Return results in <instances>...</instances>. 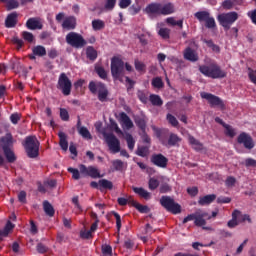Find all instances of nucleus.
I'll return each mask as SVG.
<instances>
[{
    "label": "nucleus",
    "mask_w": 256,
    "mask_h": 256,
    "mask_svg": "<svg viewBox=\"0 0 256 256\" xmlns=\"http://www.w3.org/2000/svg\"><path fill=\"white\" fill-rule=\"evenodd\" d=\"M68 173L72 174V179L79 181L81 177H91V179H101L103 175L95 166H86L85 164H80L79 169L70 167L68 168Z\"/></svg>",
    "instance_id": "1"
},
{
    "label": "nucleus",
    "mask_w": 256,
    "mask_h": 256,
    "mask_svg": "<svg viewBox=\"0 0 256 256\" xmlns=\"http://www.w3.org/2000/svg\"><path fill=\"white\" fill-rule=\"evenodd\" d=\"M198 69L204 77H209V79H225L227 77V72L222 70L217 62L200 65Z\"/></svg>",
    "instance_id": "2"
},
{
    "label": "nucleus",
    "mask_w": 256,
    "mask_h": 256,
    "mask_svg": "<svg viewBox=\"0 0 256 256\" xmlns=\"http://www.w3.org/2000/svg\"><path fill=\"white\" fill-rule=\"evenodd\" d=\"M145 12L148 15H173L175 13V4L171 2L166 4L150 3L146 6Z\"/></svg>",
    "instance_id": "3"
},
{
    "label": "nucleus",
    "mask_w": 256,
    "mask_h": 256,
    "mask_svg": "<svg viewBox=\"0 0 256 256\" xmlns=\"http://www.w3.org/2000/svg\"><path fill=\"white\" fill-rule=\"evenodd\" d=\"M88 89L92 95H98L100 103H107L109 101V89L103 82L90 81Z\"/></svg>",
    "instance_id": "4"
},
{
    "label": "nucleus",
    "mask_w": 256,
    "mask_h": 256,
    "mask_svg": "<svg viewBox=\"0 0 256 256\" xmlns=\"http://www.w3.org/2000/svg\"><path fill=\"white\" fill-rule=\"evenodd\" d=\"M22 145L29 159H37V157H39V147L41 143L37 140V136H27L22 142Z\"/></svg>",
    "instance_id": "5"
},
{
    "label": "nucleus",
    "mask_w": 256,
    "mask_h": 256,
    "mask_svg": "<svg viewBox=\"0 0 256 256\" xmlns=\"http://www.w3.org/2000/svg\"><path fill=\"white\" fill-rule=\"evenodd\" d=\"M110 70L114 81L123 83V77H125V62L121 58L114 56L111 59Z\"/></svg>",
    "instance_id": "6"
},
{
    "label": "nucleus",
    "mask_w": 256,
    "mask_h": 256,
    "mask_svg": "<svg viewBox=\"0 0 256 256\" xmlns=\"http://www.w3.org/2000/svg\"><path fill=\"white\" fill-rule=\"evenodd\" d=\"M157 137L164 147H179L182 139L175 133H169V131H158Z\"/></svg>",
    "instance_id": "7"
},
{
    "label": "nucleus",
    "mask_w": 256,
    "mask_h": 256,
    "mask_svg": "<svg viewBox=\"0 0 256 256\" xmlns=\"http://www.w3.org/2000/svg\"><path fill=\"white\" fill-rule=\"evenodd\" d=\"M239 19V14L237 12L222 13L217 16V21L224 28V31H229L231 25Z\"/></svg>",
    "instance_id": "8"
},
{
    "label": "nucleus",
    "mask_w": 256,
    "mask_h": 256,
    "mask_svg": "<svg viewBox=\"0 0 256 256\" xmlns=\"http://www.w3.org/2000/svg\"><path fill=\"white\" fill-rule=\"evenodd\" d=\"M57 89L61 91L62 95L69 97L71 89H73V82L65 72H62L58 77Z\"/></svg>",
    "instance_id": "9"
},
{
    "label": "nucleus",
    "mask_w": 256,
    "mask_h": 256,
    "mask_svg": "<svg viewBox=\"0 0 256 256\" xmlns=\"http://www.w3.org/2000/svg\"><path fill=\"white\" fill-rule=\"evenodd\" d=\"M160 205H162L166 211L172 213L173 215H179V213H181V205L176 203L175 200L170 196H162L160 198Z\"/></svg>",
    "instance_id": "10"
},
{
    "label": "nucleus",
    "mask_w": 256,
    "mask_h": 256,
    "mask_svg": "<svg viewBox=\"0 0 256 256\" xmlns=\"http://www.w3.org/2000/svg\"><path fill=\"white\" fill-rule=\"evenodd\" d=\"M66 43H68V45L71 47H74V49H83V47L87 45V41L83 39V36L77 33L67 34Z\"/></svg>",
    "instance_id": "11"
},
{
    "label": "nucleus",
    "mask_w": 256,
    "mask_h": 256,
    "mask_svg": "<svg viewBox=\"0 0 256 256\" xmlns=\"http://www.w3.org/2000/svg\"><path fill=\"white\" fill-rule=\"evenodd\" d=\"M200 97L202 99H206L208 101L210 107H220L222 110L225 109V103L219 96H215L214 94L201 92Z\"/></svg>",
    "instance_id": "12"
},
{
    "label": "nucleus",
    "mask_w": 256,
    "mask_h": 256,
    "mask_svg": "<svg viewBox=\"0 0 256 256\" xmlns=\"http://www.w3.org/2000/svg\"><path fill=\"white\" fill-rule=\"evenodd\" d=\"M106 143L111 153L115 154L121 151V141H119V138L115 134L106 135Z\"/></svg>",
    "instance_id": "13"
},
{
    "label": "nucleus",
    "mask_w": 256,
    "mask_h": 256,
    "mask_svg": "<svg viewBox=\"0 0 256 256\" xmlns=\"http://www.w3.org/2000/svg\"><path fill=\"white\" fill-rule=\"evenodd\" d=\"M237 143L239 145H243L245 149H253L255 147V142L253 141V137L246 132H241L237 137Z\"/></svg>",
    "instance_id": "14"
},
{
    "label": "nucleus",
    "mask_w": 256,
    "mask_h": 256,
    "mask_svg": "<svg viewBox=\"0 0 256 256\" xmlns=\"http://www.w3.org/2000/svg\"><path fill=\"white\" fill-rule=\"evenodd\" d=\"M150 161L156 167H160V169H166L167 164L169 163V159L161 153L153 154L150 158Z\"/></svg>",
    "instance_id": "15"
},
{
    "label": "nucleus",
    "mask_w": 256,
    "mask_h": 256,
    "mask_svg": "<svg viewBox=\"0 0 256 256\" xmlns=\"http://www.w3.org/2000/svg\"><path fill=\"white\" fill-rule=\"evenodd\" d=\"M0 149H2V151L13 149V135H11V133H7L0 138Z\"/></svg>",
    "instance_id": "16"
},
{
    "label": "nucleus",
    "mask_w": 256,
    "mask_h": 256,
    "mask_svg": "<svg viewBox=\"0 0 256 256\" xmlns=\"http://www.w3.org/2000/svg\"><path fill=\"white\" fill-rule=\"evenodd\" d=\"M207 217H209V213L201 210L196 211L194 225H196V227H205V225H207V220H205V218Z\"/></svg>",
    "instance_id": "17"
},
{
    "label": "nucleus",
    "mask_w": 256,
    "mask_h": 256,
    "mask_svg": "<svg viewBox=\"0 0 256 256\" xmlns=\"http://www.w3.org/2000/svg\"><path fill=\"white\" fill-rule=\"evenodd\" d=\"M26 27L30 29V31H37L43 29V22L39 18H30L26 22Z\"/></svg>",
    "instance_id": "18"
},
{
    "label": "nucleus",
    "mask_w": 256,
    "mask_h": 256,
    "mask_svg": "<svg viewBox=\"0 0 256 256\" xmlns=\"http://www.w3.org/2000/svg\"><path fill=\"white\" fill-rule=\"evenodd\" d=\"M62 27L66 29V31H72L77 27V18L75 16L65 17L62 22Z\"/></svg>",
    "instance_id": "19"
},
{
    "label": "nucleus",
    "mask_w": 256,
    "mask_h": 256,
    "mask_svg": "<svg viewBox=\"0 0 256 256\" xmlns=\"http://www.w3.org/2000/svg\"><path fill=\"white\" fill-rule=\"evenodd\" d=\"M184 59H186V61L195 63L196 61H199V56L197 53H195V50H193L191 47H188L184 50Z\"/></svg>",
    "instance_id": "20"
},
{
    "label": "nucleus",
    "mask_w": 256,
    "mask_h": 256,
    "mask_svg": "<svg viewBox=\"0 0 256 256\" xmlns=\"http://www.w3.org/2000/svg\"><path fill=\"white\" fill-rule=\"evenodd\" d=\"M17 25V12L10 13L5 20V27L11 29Z\"/></svg>",
    "instance_id": "21"
},
{
    "label": "nucleus",
    "mask_w": 256,
    "mask_h": 256,
    "mask_svg": "<svg viewBox=\"0 0 256 256\" xmlns=\"http://www.w3.org/2000/svg\"><path fill=\"white\" fill-rule=\"evenodd\" d=\"M215 199H217V195L215 194L205 195L199 198L198 205H201L202 207H204V205H211Z\"/></svg>",
    "instance_id": "22"
},
{
    "label": "nucleus",
    "mask_w": 256,
    "mask_h": 256,
    "mask_svg": "<svg viewBox=\"0 0 256 256\" xmlns=\"http://www.w3.org/2000/svg\"><path fill=\"white\" fill-rule=\"evenodd\" d=\"M120 121L122 125L126 127V129H133L134 127L133 121L131 120L129 115H127V113L125 112L120 113Z\"/></svg>",
    "instance_id": "23"
},
{
    "label": "nucleus",
    "mask_w": 256,
    "mask_h": 256,
    "mask_svg": "<svg viewBox=\"0 0 256 256\" xmlns=\"http://www.w3.org/2000/svg\"><path fill=\"white\" fill-rule=\"evenodd\" d=\"M58 137L60 139L59 146L61 147L62 151H67L69 149V142L67 141V134L64 132H59Z\"/></svg>",
    "instance_id": "24"
},
{
    "label": "nucleus",
    "mask_w": 256,
    "mask_h": 256,
    "mask_svg": "<svg viewBox=\"0 0 256 256\" xmlns=\"http://www.w3.org/2000/svg\"><path fill=\"white\" fill-rule=\"evenodd\" d=\"M99 54L93 46H88L86 48V57L89 61H96Z\"/></svg>",
    "instance_id": "25"
},
{
    "label": "nucleus",
    "mask_w": 256,
    "mask_h": 256,
    "mask_svg": "<svg viewBox=\"0 0 256 256\" xmlns=\"http://www.w3.org/2000/svg\"><path fill=\"white\" fill-rule=\"evenodd\" d=\"M133 191L134 193H136V195H139V197H142L143 199H146V200L151 199V193H149L147 190H145L142 187H134Z\"/></svg>",
    "instance_id": "26"
},
{
    "label": "nucleus",
    "mask_w": 256,
    "mask_h": 256,
    "mask_svg": "<svg viewBox=\"0 0 256 256\" xmlns=\"http://www.w3.org/2000/svg\"><path fill=\"white\" fill-rule=\"evenodd\" d=\"M134 122L137 125V127L140 128L141 132L145 133V131L147 130V121H145V118L136 116L134 118Z\"/></svg>",
    "instance_id": "27"
},
{
    "label": "nucleus",
    "mask_w": 256,
    "mask_h": 256,
    "mask_svg": "<svg viewBox=\"0 0 256 256\" xmlns=\"http://www.w3.org/2000/svg\"><path fill=\"white\" fill-rule=\"evenodd\" d=\"M112 166L114 171H123V169H127V162H123L121 159H116L112 161Z\"/></svg>",
    "instance_id": "28"
},
{
    "label": "nucleus",
    "mask_w": 256,
    "mask_h": 256,
    "mask_svg": "<svg viewBox=\"0 0 256 256\" xmlns=\"http://www.w3.org/2000/svg\"><path fill=\"white\" fill-rule=\"evenodd\" d=\"M149 101L154 107H161L163 105V99L157 94H151L149 96Z\"/></svg>",
    "instance_id": "29"
},
{
    "label": "nucleus",
    "mask_w": 256,
    "mask_h": 256,
    "mask_svg": "<svg viewBox=\"0 0 256 256\" xmlns=\"http://www.w3.org/2000/svg\"><path fill=\"white\" fill-rule=\"evenodd\" d=\"M43 209L48 217H53L55 215V208H53V205L47 200L43 202Z\"/></svg>",
    "instance_id": "30"
},
{
    "label": "nucleus",
    "mask_w": 256,
    "mask_h": 256,
    "mask_svg": "<svg viewBox=\"0 0 256 256\" xmlns=\"http://www.w3.org/2000/svg\"><path fill=\"white\" fill-rule=\"evenodd\" d=\"M188 141H189L190 145H192L194 147L195 151H203V143H201L195 137L189 136Z\"/></svg>",
    "instance_id": "31"
},
{
    "label": "nucleus",
    "mask_w": 256,
    "mask_h": 256,
    "mask_svg": "<svg viewBox=\"0 0 256 256\" xmlns=\"http://www.w3.org/2000/svg\"><path fill=\"white\" fill-rule=\"evenodd\" d=\"M32 53L36 55V57H45V55H47V49H45V46L38 45L32 49Z\"/></svg>",
    "instance_id": "32"
},
{
    "label": "nucleus",
    "mask_w": 256,
    "mask_h": 256,
    "mask_svg": "<svg viewBox=\"0 0 256 256\" xmlns=\"http://www.w3.org/2000/svg\"><path fill=\"white\" fill-rule=\"evenodd\" d=\"M211 14L207 11H199L194 14V17L200 22H206Z\"/></svg>",
    "instance_id": "33"
},
{
    "label": "nucleus",
    "mask_w": 256,
    "mask_h": 256,
    "mask_svg": "<svg viewBox=\"0 0 256 256\" xmlns=\"http://www.w3.org/2000/svg\"><path fill=\"white\" fill-rule=\"evenodd\" d=\"M3 153L8 163H15L17 161V156H15V152H13L12 148H9L8 150H3Z\"/></svg>",
    "instance_id": "34"
},
{
    "label": "nucleus",
    "mask_w": 256,
    "mask_h": 256,
    "mask_svg": "<svg viewBox=\"0 0 256 256\" xmlns=\"http://www.w3.org/2000/svg\"><path fill=\"white\" fill-rule=\"evenodd\" d=\"M167 25L170 27H179L180 29H183V20H175L173 17H168L166 19Z\"/></svg>",
    "instance_id": "35"
},
{
    "label": "nucleus",
    "mask_w": 256,
    "mask_h": 256,
    "mask_svg": "<svg viewBox=\"0 0 256 256\" xmlns=\"http://www.w3.org/2000/svg\"><path fill=\"white\" fill-rule=\"evenodd\" d=\"M13 229H15V224L11 223V220H8L4 229L2 230L1 237H7L9 232L13 231Z\"/></svg>",
    "instance_id": "36"
},
{
    "label": "nucleus",
    "mask_w": 256,
    "mask_h": 256,
    "mask_svg": "<svg viewBox=\"0 0 256 256\" xmlns=\"http://www.w3.org/2000/svg\"><path fill=\"white\" fill-rule=\"evenodd\" d=\"M151 85L154 89H163V87H165V83H163V79H161V77H154Z\"/></svg>",
    "instance_id": "37"
},
{
    "label": "nucleus",
    "mask_w": 256,
    "mask_h": 256,
    "mask_svg": "<svg viewBox=\"0 0 256 256\" xmlns=\"http://www.w3.org/2000/svg\"><path fill=\"white\" fill-rule=\"evenodd\" d=\"M11 43L13 45H16L17 51L21 50L23 45H25V42L23 41V39H20L19 36H17V35H15L11 38Z\"/></svg>",
    "instance_id": "38"
},
{
    "label": "nucleus",
    "mask_w": 256,
    "mask_h": 256,
    "mask_svg": "<svg viewBox=\"0 0 256 256\" xmlns=\"http://www.w3.org/2000/svg\"><path fill=\"white\" fill-rule=\"evenodd\" d=\"M92 28L94 29V31H101V29H105V22L101 19L93 20Z\"/></svg>",
    "instance_id": "39"
},
{
    "label": "nucleus",
    "mask_w": 256,
    "mask_h": 256,
    "mask_svg": "<svg viewBox=\"0 0 256 256\" xmlns=\"http://www.w3.org/2000/svg\"><path fill=\"white\" fill-rule=\"evenodd\" d=\"M78 133L79 135H81V137H83V139H93V136L91 135V132H89V129H87V127H80Z\"/></svg>",
    "instance_id": "40"
},
{
    "label": "nucleus",
    "mask_w": 256,
    "mask_h": 256,
    "mask_svg": "<svg viewBox=\"0 0 256 256\" xmlns=\"http://www.w3.org/2000/svg\"><path fill=\"white\" fill-rule=\"evenodd\" d=\"M134 67L138 73H145L147 71V65L139 60L134 61Z\"/></svg>",
    "instance_id": "41"
},
{
    "label": "nucleus",
    "mask_w": 256,
    "mask_h": 256,
    "mask_svg": "<svg viewBox=\"0 0 256 256\" xmlns=\"http://www.w3.org/2000/svg\"><path fill=\"white\" fill-rule=\"evenodd\" d=\"M99 187L100 189H109V191H111V189H113V182L107 179H101L99 180Z\"/></svg>",
    "instance_id": "42"
},
{
    "label": "nucleus",
    "mask_w": 256,
    "mask_h": 256,
    "mask_svg": "<svg viewBox=\"0 0 256 256\" xmlns=\"http://www.w3.org/2000/svg\"><path fill=\"white\" fill-rule=\"evenodd\" d=\"M136 155H138V157H147V155H149V147L139 146L136 150Z\"/></svg>",
    "instance_id": "43"
},
{
    "label": "nucleus",
    "mask_w": 256,
    "mask_h": 256,
    "mask_svg": "<svg viewBox=\"0 0 256 256\" xmlns=\"http://www.w3.org/2000/svg\"><path fill=\"white\" fill-rule=\"evenodd\" d=\"M95 72L97 73L98 77H100V79H103L104 81L107 80V71L105 68H103V66H96Z\"/></svg>",
    "instance_id": "44"
},
{
    "label": "nucleus",
    "mask_w": 256,
    "mask_h": 256,
    "mask_svg": "<svg viewBox=\"0 0 256 256\" xmlns=\"http://www.w3.org/2000/svg\"><path fill=\"white\" fill-rule=\"evenodd\" d=\"M125 140L127 142L128 149L133 151L135 149V139L133 138V135L126 134Z\"/></svg>",
    "instance_id": "45"
},
{
    "label": "nucleus",
    "mask_w": 256,
    "mask_h": 256,
    "mask_svg": "<svg viewBox=\"0 0 256 256\" xmlns=\"http://www.w3.org/2000/svg\"><path fill=\"white\" fill-rule=\"evenodd\" d=\"M19 1L18 0H8L6 2L7 11H13V9H18Z\"/></svg>",
    "instance_id": "46"
},
{
    "label": "nucleus",
    "mask_w": 256,
    "mask_h": 256,
    "mask_svg": "<svg viewBox=\"0 0 256 256\" xmlns=\"http://www.w3.org/2000/svg\"><path fill=\"white\" fill-rule=\"evenodd\" d=\"M117 5V0H106L104 4L105 11H113Z\"/></svg>",
    "instance_id": "47"
},
{
    "label": "nucleus",
    "mask_w": 256,
    "mask_h": 256,
    "mask_svg": "<svg viewBox=\"0 0 256 256\" xmlns=\"http://www.w3.org/2000/svg\"><path fill=\"white\" fill-rule=\"evenodd\" d=\"M206 29H216L217 23L215 22V18L209 17L205 22Z\"/></svg>",
    "instance_id": "48"
},
{
    "label": "nucleus",
    "mask_w": 256,
    "mask_h": 256,
    "mask_svg": "<svg viewBox=\"0 0 256 256\" xmlns=\"http://www.w3.org/2000/svg\"><path fill=\"white\" fill-rule=\"evenodd\" d=\"M224 129H225V135H227V137H235L236 133H235V129L233 127H231V125L229 124H226L224 126Z\"/></svg>",
    "instance_id": "49"
},
{
    "label": "nucleus",
    "mask_w": 256,
    "mask_h": 256,
    "mask_svg": "<svg viewBox=\"0 0 256 256\" xmlns=\"http://www.w3.org/2000/svg\"><path fill=\"white\" fill-rule=\"evenodd\" d=\"M11 69L15 72V73H21V71H23V66L21 65V63L17 62V61H12L11 62Z\"/></svg>",
    "instance_id": "50"
},
{
    "label": "nucleus",
    "mask_w": 256,
    "mask_h": 256,
    "mask_svg": "<svg viewBox=\"0 0 256 256\" xmlns=\"http://www.w3.org/2000/svg\"><path fill=\"white\" fill-rule=\"evenodd\" d=\"M148 187H149L150 191H155V189H157V187H159V180H157L155 178H150L149 182H148Z\"/></svg>",
    "instance_id": "51"
},
{
    "label": "nucleus",
    "mask_w": 256,
    "mask_h": 256,
    "mask_svg": "<svg viewBox=\"0 0 256 256\" xmlns=\"http://www.w3.org/2000/svg\"><path fill=\"white\" fill-rule=\"evenodd\" d=\"M102 253L106 256H113V247L111 245H102Z\"/></svg>",
    "instance_id": "52"
},
{
    "label": "nucleus",
    "mask_w": 256,
    "mask_h": 256,
    "mask_svg": "<svg viewBox=\"0 0 256 256\" xmlns=\"http://www.w3.org/2000/svg\"><path fill=\"white\" fill-rule=\"evenodd\" d=\"M166 119L170 123V125H172V127H178L179 126V121L172 114H167Z\"/></svg>",
    "instance_id": "53"
},
{
    "label": "nucleus",
    "mask_w": 256,
    "mask_h": 256,
    "mask_svg": "<svg viewBox=\"0 0 256 256\" xmlns=\"http://www.w3.org/2000/svg\"><path fill=\"white\" fill-rule=\"evenodd\" d=\"M137 97H138L139 101H141V103L146 104L147 101H149V99L147 98V95L145 94V92L143 90L137 91Z\"/></svg>",
    "instance_id": "54"
},
{
    "label": "nucleus",
    "mask_w": 256,
    "mask_h": 256,
    "mask_svg": "<svg viewBox=\"0 0 256 256\" xmlns=\"http://www.w3.org/2000/svg\"><path fill=\"white\" fill-rule=\"evenodd\" d=\"M10 121L13 125H17V123H19V121H21V114H19V113L11 114Z\"/></svg>",
    "instance_id": "55"
},
{
    "label": "nucleus",
    "mask_w": 256,
    "mask_h": 256,
    "mask_svg": "<svg viewBox=\"0 0 256 256\" xmlns=\"http://www.w3.org/2000/svg\"><path fill=\"white\" fill-rule=\"evenodd\" d=\"M248 77L251 83H254V85H256V70H253L252 68H248Z\"/></svg>",
    "instance_id": "56"
},
{
    "label": "nucleus",
    "mask_w": 256,
    "mask_h": 256,
    "mask_svg": "<svg viewBox=\"0 0 256 256\" xmlns=\"http://www.w3.org/2000/svg\"><path fill=\"white\" fill-rule=\"evenodd\" d=\"M112 215L115 217L116 219V228L117 231H121V215H119V213L113 211Z\"/></svg>",
    "instance_id": "57"
},
{
    "label": "nucleus",
    "mask_w": 256,
    "mask_h": 256,
    "mask_svg": "<svg viewBox=\"0 0 256 256\" xmlns=\"http://www.w3.org/2000/svg\"><path fill=\"white\" fill-rule=\"evenodd\" d=\"M60 118L62 121H69V112L65 108H60Z\"/></svg>",
    "instance_id": "58"
},
{
    "label": "nucleus",
    "mask_w": 256,
    "mask_h": 256,
    "mask_svg": "<svg viewBox=\"0 0 256 256\" xmlns=\"http://www.w3.org/2000/svg\"><path fill=\"white\" fill-rule=\"evenodd\" d=\"M222 7H223V9H226L227 11L233 9V7H234L233 0H224L222 2Z\"/></svg>",
    "instance_id": "59"
},
{
    "label": "nucleus",
    "mask_w": 256,
    "mask_h": 256,
    "mask_svg": "<svg viewBox=\"0 0 256 256\" xmlns=\"http://www.w3.org/2000/svg\"><path fill=\"white\" fill-rule=\"evenodd\" d=\"M22 37L24 41H27L28 43H33V41H35V36H33V33H23Z\"/></svg>",
    "instance_id": "60"
},
{
    "label": "nucleus",
    "mask_w": 256,
    "mask_h": 256,
    "mask_svg": "<svg viewBox=\"0 0 256 256\" xmlns=\"http://www.w3.org/2000/svg\"><path fill=\"white\" fill-rule=\"evenodd\" d=\"M81 239H92L93 238V232L90 230L87 231H81L80 232Z\"/></svg>",
    "instance_id": "61"
},
{
    "label": "nucleus",
    "mask_w": 256,
    "mask_h": 256,
    "mask_svg": "<svg viewBox=\"0 0 256 256\" xmlns=\"http://www.w3.org/2000/svg\"><path fill=\"white\" fill-rule=\"evenodd\" d=\"M160 193H169L171 192V186L167 183H163L159 188Z\"/></svg>",
    "instance_id": "62"
},
{
    "label": "nucleus",
    "mask_w": 256,
    "mask_h": 256,
    "mask_svg": "<svg viewBox=\"0 0 256 256\" xmlns=\"http://www.w3.org/2000/svg\"><path fill=\"white\" fill-rule=\"evenodd\" d=\"M126 79V89L127 91H131V89H133V87H135V81L131 80V78H129V76L125 77Z\"/></svg>",
    "instance_id": "63"
},
{
    "label": "nucleus",
    "mask_w": 256,
    "mask_h": 256,
    "mask_svg": "<svg viewBox=\"0 0 256 256\" xmlns=\"http://www.w3.org/2000/svg\"><path fill=\"white\" fill-rule=\"evenodd\" d=\"M136 209L137 211H139V213H149L151 211L148 206L142 204H138Z\"/></svg>",
    "instance_id": "64"
}]
</instances>
